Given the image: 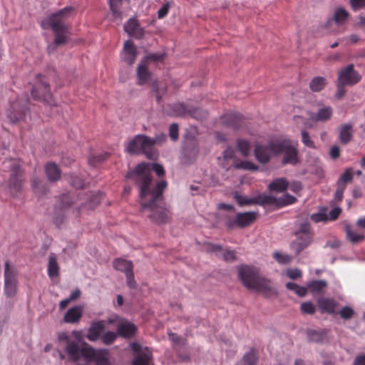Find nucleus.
I'll return each instance as SVG.
<instances>
[{
  "mask_svg": "<svg viewBox=\"0 0 365 365\" xmlns=\"http://www.w3.org/2000/svg\"><path fill=\"white\" fill-rule=\"evenodd\" d=\"M153 169L158 176L164 174L162 165L158 163H143L134 170L127 173L126 178L132 179L139 188L141 210L153 221L165 222L168 212L163 206V192L167 187L165 180H160L155 185L152 183L150 171Z\"/></svg>",
  "mask_w": 365,
  "mask_h": 365,
  "instance_id": "nucleus-1",
  "label": "nucleus"
},
{
  "mask_svg": "<svg viewBox=\"0 0 365 365\" xmlns=\"http://www.w3.org/2000/svg\"><path fill=\"white\" fill-rule=\"evenodd\" d=\"M238 272L243 284L248 289L262 292L267 296L277 294L273 283L259 276L256 268L242 265L239 267Z\"/></svg>",
  "mask_w": 365,
  "mask_h": 365,
  "instance_id": "nucleus-2",
  "label": "nucleus"
},
{
  "mask_svg": "<svg viewBox=\"0 0 365 365\" xmlns=\"http://www.w3.org/2000/svg\"><path fill=\"white\" fill-rule=\"evenodd\" d=\"M71 7H66L42 21L43 28H50L54 34V46H61L68 40V26L66 21L72 11Z\"/></svg>",
  "mask_w": 365,
  "mask_h": 365,
  "instance_id": "nucleus-3",
  "label": "nucleus"
},
{
  "mask_svg": "<svg viewBox=\"0 0 365 365\" xmlns=\"http://www.w3.org/2000/svg\"><path fill=\"white\" fill-rule=\"evenodd\" d=\"M165 138V135H162V139L150 138L145 135H138L129 142L125 149L131 155L143 153L147 158L155 159L157 156L154 149L155 144L164 141Z\"/></svg>",
  "mask_w": 365,
  "mask_h": 365,
  "instance_id": "nucleus-4",
  "label": "nucleus"
},
{
  "mask_svg": "<svg viewBox=\"0 0 365 365\" xmlns=\"http://www.w3.org/2000/svg\"><path fill=\"white\" fill-rule=\"evenodd\" d=\"M6 168H10L11 177L9 180V189L11 195L16 196L21 190L24 181L19 163L14 160H9L4 163Z\"/></svg>",
  "mask_w": 365,
  "mask_h": 365,
  "instance_id": "nucleus-5",
  "label": "nucleus"
},
{
  "mask_svg": "<svg viewBox=\"0 0 365 365\" xmlns=\"http://www.w3.org/2000/svg\"><path fill=\"white\" fill-rule=\"evenodd\" d=\"M275 147V152L277 155H284L282 159L283 164L295 165L298 162L297 150L291 143L290 140L287 139H279L277 144L273 145Z\"/></svg>",
  "mask_w": 365,
  "mask_h": 365,
  "instance_id": "nucleus-6",
  "label": "nucleus"
},
{
  "mask_svg": "<svg viewBox=\"0 0 365 365\" xmlns=\"http://www.w3.org/2000/svg\"><path fill=\"white\" fill-rule=\"evenodd\" d=\"M17 283V270L6 261L4 268V292L7 297H14L16 294Z\"/></svg>",
  "mask_w": 365,
  "mask_h": 365,
  "instance_id": "nucleus-7",
  "label": "nucleus"
},
{
  "mask_svg": "<svg viewBox=\"0 0 365 365\" xmlns=\"http://www.w3.org/2000/svg\"><path fill=\"white\" fill-rule=\"evenodd\" d=\"M279 139L272 140L267 145L257 143L255 147L254 154L257 161L262 164H267L274 155H277L275 147L273 145L278 143Z\"/></svg>",
  "mask_w": 365,
  "mask_h": 365,
  "instance_id": "nucleus-8",
  "label": "nucleus"
},
{
  "mask_svg": "<svg viewBox=\"0 0 365 365\" xmlns=\"http://www.w3.org/2000/svg\"><path fill=\"white\" fill-rule=\"evenodd\" d=\"M360 74L354 69L352 64L349 65L339 73L338 81L341 86H352L360 81Z\"/></svg>",
  "mask_w": 365,
  "mask_h": 365,
  "instance_id": "nucleus-9",
  "label": "nucleus"
},
{
  "mask_svg": "<svg viewBox=\"0 0 365 365\" xmlns=\"http://www.w3.org/2000/svg\"><path fill=\"white\" fill-rule=\"evenodd\" d=\"M31 95L34 99L43 101H48L51 97L49 85L40 75L37 76L36 82L31 90Z\"/></svg>",
  "mask_w": 365,
  "mask_h": 365,
  "instance_id": "nucleus-10",
  "label": "nucleus"
},
{
  "mask_svg": "<svg viewBox=\"0 0 365 365\" xmlns=\"http://www.w3.org/2000/svg\"><path fill=\"white\" fill-rule=\"evenodd\" d=\"M255 219V212H242L238 213L233 220H228L226 222L229 228H233L235 226L245 227L250 225Z\"/></svg>",
  "mask_w": 365,
  "mask_h": 365,
  "instance_id": "nucleus-11",
  "label": "nucleus"
},
{
  "mask_svg": "<svg viewBox=\"0 0 365 365\" xmlns=\"http://www.w3.org/2000/svg\"><path fill=\"white\" fill-rule=\"evenodd\" d=\"M296 198L290 195H284L279 198L272 195H264L261 197V202L266 205H277L282 207L293 203Z\"/></svg>",
  "mask_w": 365,
  "mask_h": 365,
  "instance_id": "nucleus-12",
  "label": "nucleus"
},
{
  "mask_svg": "<svg viewBox=\"0 0 365 365\" xmlns=\"http://www.w3.org/2000/svg\"><path fill=\"white\" fill-rule=\"evenodd\" d=\"M65 351L68 354L69 360L77 361L81 358L82 346L78 341H68Z\"/></svg>",
  "mask_w": 365,
  "mask_h": 365,
  "instance_id": "nucleus-13",
  "label": "nucleus"
},
{
  "mask_svg": "<svg viewBox=\"0 0 365 365\" xmlns=\"http://www.w3.org/2000/svg\"><path fill=\"white\" fill-rule=\"evenodd\" d=\"M137 51L133 43L130 41H127L124 43L123 50L121 53V58L129 65H132L136 58Z\"/></svg>",
  "mask_w": 365,
  "mask_h": 365,
  "instance_id": "nucleus-14",
  "label": "nucleus"
},
{
  "mask_svg": "<svg viewBox=\"0 0 365 365\" xmlns=\"http://www.w3.org/2000/svg\"><path fill=\"white\" fill-rule=\"evenodd\" d=\"M296 240L292 243V249L296 254L300 253L308 247L313 240V235H296Z\"/></svg>",
  "mask_w": 365,
  "mask_h": 365,
  "instance_id": "nucleus-15",
  "label": "nucleus"
},
{
  "mask_svg": "<svg viewBox=\"0 0 365 365\" xmlns=\"http://www.w3.org/2000/svg\"><path fill=\"white\" fill-rule=\"evenodd\" d=\"M83 307L74 306L70 308L64 314L63 322L69 324H76L79 322L83 316Z\"/></svg>",
  "mask_w": 365,
  "mask_h": 365,
  "instance_id": "nucleus-16",
  "label": "nucleus"
},
{
  "mask_svg": "<svg viewBox=\"0 0 365 365\" xmlns=\"http://www.w3.org/2000/svg\"><path fill=\"white\" fill-rule=\"evenodd\" d=\"M124 30L128 35L136 38H140L144 35V30L139 26L137 21L134 19L128 20L124 26Z\"/></svg>",
  "mask_w": 365,
  "mask_h": 365,
  "instance_id": "nucleus-17",
  "label": "nucleus"
},
{
  "mask_svg": "<svg viewBox=\"0 0 365 365\" xmlns=\"http://www.w3.org/2000/svg\"><path fill=\"white\" fill-rule=\"evenodd\" d=\"M135 331V325L128 321L123 320L118 324V334L123 337H130Z\"/></svg>",
  "mask_w": 365,
  "mask_h": 365,
  "instance_id": "nucleus-18",
  "label": "nucleus"
},
{
  "mask_svg": "<svg viewBox=\"0 0 365 365\" xmlns=\"http://www.w3.org/2000/svg\"><path fill=\"white\" fill-rule=\"evenodd\" d=\"M333 110L330 106H323L319 108L316 113H312L310 118L314 121H327L329 120L332 115Z\"/></svg>",
  "mask_w": 365,
  "mask_h": 365,
  "instance_id": "nucleus-19",
  "label": "nucleus"
},
{
  "mask_svg": "<svg viewBox=\"0 0 365 365\" xmlns=\"http://www.w3.org/2000/svg\"><path fill=\"white\" fill-rule=\"evenodd\" d=\"M209 250L216 252L217 255L222 257L225 261L235 260V253L233 250H223L220 245H210L208 247Z\"/></svg>",
  "mask_w": 365,
  "mask_h": 365,
  "instance_id": "nucleus-20",
  "label": "nucleus"
},
{
  "mask_svg": "<svg viewBox=\"0 0 365 365\" xmlns=\"http://www.w3.org/2000/svg\"><path fill=\"white\" fill-rule=\"evenodd\" d=\"M104 329V325L102 322H98L96 323H93L89 328L87 334V338L91 341H96L100 335L102 331Z\"/></svg>",
  "mask_w": 365,
  "mask_h": 365,
  "instance_id": "nucleus-21",
  "label": "nucleus"
},
{
  "mask_svg": "<svg viewBox=\"0 0 365 365\" xmlns=\"http://www.w3.org/2000/svg\"><path fill=\"white\" fill-rule=\"evenodd\" d=\"M352 125L346 123L341 126L339 129V138L341 143L347 144L352 137Z\"/></svg>",
  "mask_w": 365,
  "mask_h": 365,
  "instance_id": "nucleus-22",
  "label": "nucleus"
},
{
  "mask_svg": "<svg viewBox=\"0 0 365 365\" xmlns=\"http://www.w3.org/2000/svg\"><path fill=\"white\" fill-rule=\"evenodd\" d=\"M318 306L322 312L333 313L336 302L332 299L320 298L318 299Z\"/></svg>",
  "mask_w": 365,
  "mask_h": 365,
  "instance_id": "nucleus-23",
  "label": "nucleus"
},
{
  "mask_svg": "<svg viewBox=\"0 0 365 365\" xmlns=\"http://www.w3.org/2000/svg\"><path fill=\"white\" fill-rule=\"evenodd\" d=\"M349 16V12L343 7H338L334 10L333 20L338 25H341L346 21Z\"/></svg>",
  "mask_w": 365,
  "mask_h": 365,
  "instance_id": "nucleus-24",
  "label": "nucleus"
},
{
  "mask_svg": "<svg viewBox=\"0 0 365 365\" xmlns=\"http://www.w3.org/2000/svg\"><path fill=\"white\" fill-rule=\"evenodd\" d=\"M240 120L241 115L235 113H227L222 118V120L225 123L234 128H238L240 127Z\"/></svg>",
  "mask_w": 365,
  "mask_h": 365,
  "instance_id": "nucleus-25",
  "label": "nucleus"
},
{
  "mask_svg": "<svg viewBox=\"0 0 365 365\" xmlns=\"http://www.w3.org/2000/svg\"><path fill=\"white\" fill-rule=\"evenodd\" d=\"M46 173L50 181H56L60 178V170L58 166L53 163H48L46 165Z\"/></svg>",
  "mask_w": 365,
  "mask_h": 365,
  "instance_id": "nucleus-26",
  "label": "nucleus"
},
{
  "mask_svg": "<svg viewBox=\"0 0 365 365\" xmlns=\"http://www.w3.org/2000/svg\"><path fill=\"white\" fill-rule=\"evenodd\" d=\"M113 267L126 274L133 270V265L130 261L123 259H117L113 262Z\"/></svg>",
  "mask_w": 365,
  "mask_h": 365,
  "instance_id": "nucleus-27",
  "label": "nucleus"
},
{
  "mask_svg": "<svg viewBox=\"0 0 365 365\" xmlns=\"http://www.w3.org/2000/svg\"><path fill=\"white\" fill-rule=\"evenodd\" d=\"M288 187V182L284 178H278L269 183V189L272 191L282 192Z\"/></svg>",
  "mask_w": 365,
  "mask_h": 365,
  "instance_id": "nucleus-28",
  "label": "nucleus"
},
{
  "mask_svg": "<svg viewBox=\"0 0 365 365\" xmlns=\"http://www.w3.org/2000/svg\"><path fill=\"white\" fill-rule=\"evenodd\" d=\"M258 357L256 351L251 349L248 353L245 354L242 360L237 365H256Z\"/></svg>",
  "mask_w": 365,
  "mask_h": 365,
  "instance_id": "nucleus-29",
  "label": "nucleus"
},
{
  "mask_svg": "<svg viewBox=\"0 0 365 365\" xmlns=\"http://www.w3.org/2000/svg\"><path fill=\"white\" fill-rule=\"evenodd\" d=\"M58 264L57 259L54 255L49 256L48 265V274L51 278L55 277L58 274Z\"/></svg>",
  "mask_w": 365,
  "mask_h": 365,
  "instance_id": "nucleus-30",
  "label": "nucleus"
},
{
  "mask_svg": "<svg viewBox=\"0 0 365 365\" xmlns=\"http://www.w3.org/2000/svg\"><path fill=\"white\" fill-rule=\"evenodd\" d=\"M326 84L327 82L324 78L317 76L311 81L309 88L313 92H319L325 87Z\"/></svg>",
  "mask_w": 365,
  "mask_h": 365,
  "instance_id": "nucleus-31",
  "label": "nucleus"
},
{
  "mask_svg": "<svg viewBox=\"0 0 365 365\" xmlns=\"http://www.w3.org/2000/svg\"><path fill=\"white\" fill-rule=\"evenodd\" d=\"M137 74L139 84H143L148 78L150 73L147 69L145 61L139 63L137 68Z\"/></svg>",
  "mask_w": 365,
  "mask_h": 365,
  "instance_id": "nucleus-32",
  "label": "nucleus"
},
{
  "mask_svg": "<svg viewBox=\"0 0 365 365\" xmlns=\"http://www.w3.org/2000/svg\"><path fill=\"white\" fill-rule=\"evenodd\" d=\"M345 231L347 238L353 243H357L363 240L364 238L363 235L354 232L351 227L349 225H346Z\"/></svg>",
  "mask_w": 365,
  "mask_h": 365,
  "instance_id": "nucleus-33",
  "label": "nucleus"
},
{
  "mask_svg": "<svg viewBox=\"0 0 365 365\" xmlns=\"http://www.w3.org/2000/svg\"><path fill=\"white\" fill-rule=\"evenodd\" d=\"M88 202L82 205L79 208V212H81L86 207H88L89 209H93L97 205L100 203L101 196L98 194H90L88 196Z\"/></svg>",
  "mask_w": 365,
  "mask_h": 365,
  "instance_id": "nucleus-34",
  "label": "nucleus"
},
{
  "mask_svg": "<svg viewBox=\"0 0 365 365\" xmlns=\"http://www.w3.org/2000/svg\"><path fill=\"white\" fill-rule=\"evenodd\" d=\"M133 365H152L150 362V354L146 351L140 353L135 358Z\"/></svg>",
  "mask_w": 365,
  "mask_h": 365,
  "instance_id": "nucleus-35",
  "label": "nucleus"
},
{
  "mask_svg": "<svg viewBox=\"0 0 365 365\" xmlns=\"http://www.w3.org/2000/svg\"><path fill=\"white\" fill-rule=\"evenodd\" d=\"M308 339L312 342H322L326 338L325 333L322 331L309 330L307 333Z\"/></svg>",
  "mask_w": 365,
  "mask_h": 365,
  "instance_id": "nucleus-36",
  "label": "nucleus"
},
{
  "mask_svg": "<svg viewBox=\"0 0 365 365\" xmlns=\"http://www.w3.org/2000/svg\"><path fill=\"white\" fill-rule=\"evenodd\" d=\"M122 0H109L110 9L112 11L113 16L120 20L122 19V13L120 11V6Z\"/></svg>",
  "mask_w": 365,
  "mask_h": 365,
  "instance_id": "nucleus-37",
  "label": "nucleus"
},
{
  "mask_svg": "<svg viewBox=\"0 0 365 365\" xmlns=\"http://www.w3.org/2000/svg\"><path fill=\"white\" fill-rule=\"evenodd\" d=\"M96 353L97 351L87 346L86 344L82 345L81 357H83L87 361L94 360V358L96 356Z\"/></svg>",
  "mask_w": 365,
  "mask_h": 365,
  "instance_id": "nucleus-38",
  "label": "nucleus"
},
{
  "mask_svg": "<svg viewBox=\"0 0 365 365\" xmlns=\"http://www.w3.org/2000/svg\"><path fill=\"white\" fill-rule=\"evenodd\" d=\"M237 147L238 150L241 153L243 156H247L250 153V144L248 141L239 139L237 142Z\"/></svg>",
  "mask_w": 365,
  "mask_h": 365,
  "instance_id": "nucleus-39",
  "label": "nucleus"
},
{
  "mask_svg": "<svg viewBox=\"0 0 365 365\" xmlns=\"http://www.w3.org/2000/svg\"><path fill=\"white\" fill-rule=\"evenodd\" d=\"M288 289L294 291L299 297H304L307 294V289L304 287H300L296 283L288 282L286 284Z\"/></svg>",
  "mask_w": 365,
  "mask_h": 365,
  "instance_id": "nucleus-40",
  "label": "nucleus"
},
{
  "mask_svg": "<svg viewBox=\"0 0 365 365\" xmlns=\"http://www.w3.org/2000/svg\"><path fill=\"white\" fill-rule=\"evenodd\" d=\"M327 286V282L324 280H318L312 282L308 287L313 292H319Z\"/></svg>",
  "mask_w": 365,
  "mask_h": 365,
  "instance_id": "nucleus-41",
  "label": "nucleus"
},
{
  "mask_svg": "<svg viewBox=\"0 0 365 365\" xmlns=\"http://www.w3.org/2000/svg\"><path fill=\"white\" fill-rule=\"evenodd\" d=\"M118 334V332L106 331L101 336V339L105 344L109 345L115 341Z\"/></svg>",
  "mask_w": 365,
  "mask_h": 365,
  "instance_id": "nucleus-42",
  "label": "nucleus"
},
{
  "mask_svg": "<svg viewBox=\"0 0 365 365\" xmlns=\"http://www.w3.org/2000/svg\"><path fill=\"white\" fill-rule=\"evenodd\" d=\"M296 235H313L310 225L308 222H304L299 225L298 230L295 232Z\"/></svg>",
  "mask_w": 365,
  "mask_h": 365,
  "instance_id": "nucleus-43",
  "label": "nucleus"
},
{
  "mask_svg": "<svg viewBox=\"0 0 365 365\" xmlns=\"http://www.w3.org/2000/svg\"><path fill=\"white\" fill-rule=\"evenodd\" d=\"M235 198L237 203L240 206H245V205H252L255 202V200L252 198H248L247 197H244L242 195H240L238 194H236L235 195Z\"/></svg>",
  "mask_w": 365,
  "mask_h": 365,
  "instance_id": "nucleus-44",
  "label": "nucleus"
},
{
  "mask_svg": "<svg viewBox=\"0 0 365 365\" xmlns=\"http://www.w3.org/2000/svg\"><path fill=\"white\" fill-rule=\"evenodd\" d=\"M96 365H108V357L106 353L97 351L96 356L94 358Z\"/></svg>",
  "mask_w": 365,
  "mask_h": 365,
  "instance_id": "nucleus-45",
  "label": "nucleus"
},
{
  "mask_svg": "<svg viewBox=\"0 0 365 365\" xmlns=\"http://www.w3.org/2000/svg\"><path fill=\"white\" fill-rule=\"evenodd\" d=\"M302 141L308 148H314L315 145L311 139L308 132L305 130H302Z\"/></svg>",
  "mask_w": 365,
  "mask_h": 365,
  "instance_id": "nucleus-46",
  "label": "nucleus"
},
{
  "mask_svg": "<svg viewBox=\"0 0 365 365\" xmlns=\"http://www.w3.org/2000/svg\"><path fill=\"white\" fill-rule=\"evenodd\" d=\"M352 178H353V176H352V173H351V170L350 168H348L340 176V178L339 179V180L337 182V185L341 184V183L343 185H346V182L351 181Z\"/></svg>",
  "mask_w": 365,
  "mask_h": 365,
  "instance_id": "nucleus-47",
  "label": "nucleus"
},
{
  "mask_svg": "<svg viewBox=\"0 0 365 365\" xmlns=\"http://www.w3.org/2000/svg\"><path fill=\"white\" fill-rule=\"evenodd\" d=\"M273 257L280 264H287L291 261V257H289L288 255L279 253L277 252L273 254Z\"/></svg>",
  "mask_w": 365,
  "mask_h": 365,
  "instance_id": "nucleus-48",
  "label": "nucleus"
},
{
  "mask_svg": "<svg viewBox=\"0 0 365 365\" xmlns=\"http://www.w3.org/2000/svg\"><path fill=\"white\" fill-rule=\"evenodd\" d=\"M237 168L248 170H257L258 167L250 161H242L237 165Z\"/></svg>",
  "mask_w": 365,
  "mask_h": 365,
  "instance_id": "nucleus-49",
  "label": "nucleus"
},
{
  "mask_svg": "<svg viewBox=\"0 0 365 365\" xmlns=\"http://www.w3.org/2000/svg\"><path fill=\"white\" fill-rule=\"evenodd\" d=\"M301 311L304 314H312L315 312V307L311 302H304L301 304Z\"/></svg>",
  "mask_w": 365,
  "mask_h": 365,
  "instance_id": "nucleus-50",
  "label": "nucleus"
},
{
  "mask_svg": "<svg viewBox=\"0 0 365 365\" xmlns=\"http://www.w3.org/2000/svg\"><path fill=\"white\" fill-rule=\"evenodd\" d=\"M311 219L315 222H327V213L324 212H319L318 213H314L311 215Z\"/></svg>",
  "mask_w": 365,
  "mask_h": 365,
  "instance_id": "nucleus-51",
  "label": "nucleus"
},
{
  "mask_svg": "<svg viewBox=\"0 0 365 365\" xmlns=\"http://www.w3.org/2000/svg\"><path fill=\"white\" fill-rule=\"evenodd\" d=\"M354 314V310L349 307H344L340 312V316L341 318L349 319L352 317Z\"/></svg>",
  "mask_w": 365,
  "mask_h": 365,
  "instance_id": "nucleus-52",
  "label": "nucleus"
},
{
  "mask_svg": "<svg viewBox=\"0 0 365 365\" xmlns=\"http://www.w3.org/2000/svg\"><path fill=\"white\" fill-rule=\"evenodd\" d=\"M33 189L36 193L43 192L45 188L41 186V181L37 178H33L31 181Z\"/></svg>",
  "mask_w": 365,
  "mask_h": 365,
  "instance_id": "nucleus-53",
  "label": "nucleus"
},
{
  "mask_svg": "<svg viewBox=\"0 0 365 365\" xmlns=\"http://www.w3.org/2000/svg\"><path fill=\"white\" fill-rule=\"evenodd\" d=\"M341 210L339 207H335L327 214V221L335 220L340 215Z\"/></svg>",
  "mask_w": 365,
  "mask_h": 365,
  "instance_id": "nucleus-54",
  "label": "nucleus"
},
{
  "mask_svg": "<svg viewBox=\"0 0 365 365\" xmlns=\"http://www.w3.org/2000/svg\"><path fill=\"white\" fill-rule=\"evenodd\" d=\"M169 135L173 140L178 138V125L175 123L170 125L169 128Z\"/></svg>",
  "mask_w": 365,
  "mask_h": 365,
  "instance_id": "nucleus-55",
  "label": "nucleus"
},
{
  "mask_svg": "<svg viewBox=\"0 0 365 365\" xmlns=\"http://www.w3.org/2000/svg\"><path fill=\"white\" fill-rule=\"evenodd\" d=\"M164 54L161 53H150L145 56V60L143 61H146L147 60L153 61L154 62H159L163 59Z\"/></svg>",
  "mask_w": 365,
  "mask_h": 365,
  "instance_id": "nucleus-56",
  "label": "nucleus"
},
{
  "mask_svg": "<svg viewBox=\"0 0 365 365\" xmlns=\"http://www.w3.org/2000/svg\"><path fill=\"white\" fill-rule=\"evenodd\" d=\"M346 188V185L339 184L337 185V189L335 192V199L338 201H340L343 198V193Z\"/></svg>",
  "mask_w": 365,
  "mask_h": 365,
  "instance_id": "nucleus-57",
  "label": "nucleus"
},
{
  "mask_svg": "<svg viewBox=\"0 0 365 365\" xmlns=\"http://www.w3.org/2000/svg\"><path fill=\"white\" fill-rule=\"evenodd\" d=\"M70 183L76 188H82L84 185L83 180L79 177H73L71 179Z\"/></svg>",
  "mask_w": 365,
  "mask_h": 365,
  "instance_id": "nucleus-58",
  "label": "nucleus"
},
{
  "mask_svg": "<svg viewBox=\"0 0 365 365\" xmlns=\"http://www.w3.org/2000/svg\"><path fill=\"white\" fill-rule=\"evenodd\" d=\"M287 276L292 279H296L302 276V272L298 269H289L287 271Z\"/></svg>",
  "mask_w": 365,
  "mask_h": 365,
  "instance_id": "nucleus-59",
  "label": "nucleus"
},
{
  "mask_svg": "<svg viewBox=\"0 0 365 365\" xmlns=\"http://www.w3.org/2000/svg\"><path fill=\"white\" fill-rule=\"evenodd\" d=\"M125 275L128 286L130 287V288H134L135 287L136 283L134 279L133 270L127 272Z\"/></svg>",
  "mask_w": 365,
  "mask_h": 365,
  "instance_id": "nucleus-60",
  "label": "nucleus"
},
{
  "mask_svg": "<svg viewBox=\"0 0 365 365\" xmlns=\"http://www.w3.org/2000/svg\"><path fill=\"white\" fill-rule=\"evenodd\" d=\"M169 4H165L158 11V16L159 19H163L165 17L169 11Z\"/></svg>",
  "mask_w": 365,
  "mask_h": 365,
  "instance_id": "nucleus-61",
  "label": "nucleus"
},
{
  "mask_svg": "<svg viewBox=\"0 0 365 365\" xmlns=\"http://www.w3.org/2000/svg\"><path fill=\"white\" fill-rule=\"evenodd\" d=\"M350 4L354 10L365 6V0H350Z\"/></svg>",
  "mask_w": 365,
  "mask_h": 365,
  "instance_id": "nucleus-62",
  "label": "nucleus"
},
{
  "mask_svg": "<svg viewBox=\"0 0 365 365\" xmlns=\"http://www.w3.org/2000/svg\"><path fill=\"white\" fill-rule=\"evenodd\" d=\"M193 115L195 118L202 120L207 118V113L205 110H196L194 111Z\"/></svg>",
  "mask_w": 365,
  "mask_h": 365,
  "instance_id": "nucleus-63",
  "label": "nucleus"
},
{
  "mask_svg": "<svg viewBox=\"0 0 365 365\" xmlns=\"http://www.w3.org/2000/svg\"><path fill=\"white\" fill-rule=\"evenodd\" d=\"M353 365H365V355L357 356Z\"/></svg>",
  "mask_w": 365,
  "mask_h": 365,
  "instance_id": "nucleus-64",
  "label": "nucleus"
}]
</instances>
